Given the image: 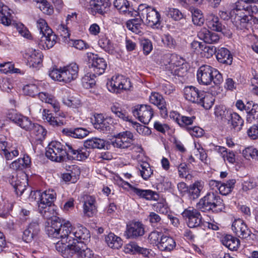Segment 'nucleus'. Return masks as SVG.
Returning <instances> with one entry per match:
<instances>
[{"instance_id": "nucleus-59", "label": "nucleus", "mask_w": 258, "mask_h": 258, "mask_svg": "<svg viewBox=\"0 0 258 258\" xmlns=\"http://www.w3.org/2000/svg\"><path fill=\"white\" fill-rule=\"evenodd\" d=\"M23 176L26 178V176L25 174H23ZM27 184L26 178H23L22 181H20L18 179L15 181V183L13 184L16 191L18 192H20L21 194L26 189V184Z\"/></svg>"}, {"instance_id": "nucleus-31", "label": "nucleus", "mask_w": 258, "mask_h": 258, "mask_svg": "<svg viewBox=\"0 0 258 258\" xmlns=\"http://www.w3.org/2000/svg\"><path fill=\"white\" fill-rule=\"evenodd\" d=\"M114 6L120 13L127 16L133 15V9L130 6L129 3L126 0H115L113 2Z\"/></svg>"}, {"instance_id": "nucleus-15", "label": "nucleus", "mask_w": 258, "mask_h": 258, "mask_svg": "<svg viewBox=\"0 0 258 258\" xmlns=\"http://www.w3.org/2000/svg\"><path fill=\"white\" fill-rule=\"evenodd\" d=\"M149 101L158 108L162 117L165 118L167 116V103L162 95L158 92H152L150 96Z\"/></svg>"}, {"instance_id": "nucleus-10", "label": "nucleus", "mask_w": 258, "mask_h": 258, "mask_svg": "<svg viewBox=\"0 0 258 258\" xmlns=\"http://www.w3.org/2000/svg\"><path fill=\"white\" fill-rule=\"evenodd\" d=\"M223 207L222 200L219 197H216L214 193L210 192L208 193L197 204L198 209L205 208L206 210H212L216 208L222 210Z\"/></svg>"}, {"instance_id": "nucleus-8", "label": "nucleus", "mask_w": 258, "mask_h": 258, "mask_svg": "<svg viewBox=\"0 0 258 258\" xmlns=\"http://www.w3.org/2000/svg\"><path fill=\"white\" fill-rule=\"evenodd\" d=\"M89 68L93 72V77H96L103 74L107 68V62L102 57H100L98 54L92 52L86 53Z\"/></svg>"}, {"instance_id": "nucleus-45", "label": "nucleus", "mask_w": 258, "mask_h": 258, "mask_svg": "<svg viewBox=\"0 0 258 258\" xmlns=\"http://www.w3.org/2000/svg\"><path fill=\"white\" fill-rule=\"evenodd\" d=\"M33 126L30 131H32L38 140H43L45 139L47 134V131L41 125L38 124L33 123Z\"/></svg>"}, {"instance_id": "nucleus-62", "label": "nucleus", "mask_w": 258, "mask_h": 258, "mask_svg": "<svg viewBox=\"0 0 258 258\" xmlns=\"http://www.w3.org/2000/svg\"><path fill=\"white\" fill-rule=\"evenodd\" d=\"M36 25L38 29L39 30V36L44 33L47 30L51 29L48 26L45 20L43 19H39L36 21Z\"/></svg>"}, {"instance_id": "nucleus-12", "label": "nucleus", "mask_w": 258, "mask_h": 258, "mask_svg": "<svg viewBox=\"0 0 258 258\" xmlns=\"http://www.w3.org/2000/svg\"><path fill=\"white\" fill-rule=\"evenodd\" d=\"M95 122L94 127L104 133H108L112 130L113 119L110 116H106L105 118L102 114H97L94 115Z\"/></svg>"}, {"instance_id": "nucleus-56", "label": "nucleus", "mask_w": 258, "mask_h": 258, "mask_svg": "<svg viewBox=\"0 0 258 258\" xmlns=\"http://www.w3.org/2000/svg\"><path fill=\"white\" fill-rule=\"evenodd\" d=\"M93 72H92V74L87 73L84 76V77H83L82 81L85 87L92 88L95 85V81L94 78L96 77H93Z\"/></svg>"}, {"instance_id": "nucleus-29", "label": "nucleus", "mask_w": 258, "mask_h": 258, "mask_svg": "<svg viewBox=\"0 0 258 258\" xmlns=\"http://www.w3.org/2000/svg\"><path fill=\"white\" fill-rule=\"evenodd\" d=\"M175 245V242L172 238L163 235L157 247L161 251H171Z\"/></svg>"}, {"instance_id": "nucleus-50", "label": "nucleus", "mask_w": 258, "mask_h": 258, "mask_svg": "<svg viewBox=\"0 0 258 258\" xmlns=\"http://www.w3.org/2000/svg\"><path fill=\"white\" fill-rule=\"evenodd\" d=\"M69 44L70 45L80 50H86L89 47V45L82 39L70 40Z\"/></svg>"}, {"instance_id": "nucleus-63", "label": "nucleus", "mask_w": 258, "mask_h": 258, "mask_svg": "<svg viewBox=\"0 0 258 258\" xmlns=\"http://www.w3.org/2000/svg\"><path fill=\"white\" fill-rule=\"evenodd\" d=\"M162 41L163 44L169 48H174L175 46V41L170 35H164L162 38Z\"/></svg>"}, {"instance_id": "nucleus-52", "label": "nucleus", "mask_w": 258, "mask_h": 258, "mask_svg": "<svg viewBox=\"0 0 258 258\" xmlns=\"http://www.w3.org/2000/svg\"><path fill=\"white\" fill-rule=\"evenodd\" d=\"M0 71L4 74L18 73L20 70L14 68V65L11 62H6L0 64Z\"/></svg>"}, {"instance_id": "nucleus-30", "label": "nucleus", "mask_w": 258, "mask_h": 258, "mask_svg": "<svg viewBox=\"0 0 258 258\" xmlns=\"http://www.w3.org/2000/svg\"><path fill=\"white\" fill-rule=\"evenodd\" d=\"M105 146V141L98 138H92L84 142V148L87 151V149H103ZM79 149V148H77ZM81 148V149H82Z\"/></svg>"}, {"instance_id": "nucleus-35", "label": "nucleus", "mask_w": 258, "mask_h": 258, "mask_svg": "<svg viewBox=\"0 0 258 258\" xmlns=\"http://www.w3.org/2000/svg\"><path fill=\"white\" fill-rule=\"evenodd\" d=\"M221 241L222 244L231 250H236L240 245L239 239L231 235L224 236Z\"/></svg>"}, {"instance_id": "nucleus-24", "label": "nucleus", "mask_w": 258, "mask_h": 258, "mask_svg": "<svg viewBox=\"0 0 258 258\" xmlns=\"http://www.w3.org/2000/svg\"><path fill=\"white\" fill-rule=\"evenodd\" d=\"M198 37L207 43H217L220 37L215 32H211L206 28H203L198 33Z\"/></svg>"}, {"instance_id": "nucleus-28", "label": "nucleus", "mask_w": 258, "mask_h": 258, "mask_svg": "<svg viewBox=\"0 0 258 258\" xmlns=\"http://www.w3.org/2000/svg\"><path fill=\"white\" fill-rule=\"evenodd\" d=\"M98 43L100 47L110 54H113L116 51V44L112 43L105 35L100 36Z\"/></svg>"}, {"instance_id": "nucleus-53", "label": "nucleus", "mask_w": 258, "mask_h": 258, "mask_svg": "<svg viewBox=\"0 0 258 258\" xmlns=\"http://www.w3.org/2000/svg\"><path fill=\"white\" fill-rule=\"evenodd\" d=\"M163 235L162 233L160 232L157 231H152L149 235L148 240L151 244H155L158 246V244H159Z\"/></svg>"}, {"instance_id": "nucleus-34", "label": "nucleus", "mask_w": 258, "mask_h": 258, "mask_svg": "<svg viewBox=\"0 0 258 258\" xmlns=\"http://www.w3.org/2000/svg\"><path fill=\"white\" fill-rule=\"evenodd\" d=\"M206 24L208 28L213 31L218 32L221 30L222 23L219 18L213 14H209L207 16Z\"/></svg>"}, {"instance_id": "nucleus-21", "label": "nucleus", "mask_w": 258, "mask_h": 258, "mask_svg": "<svg viewBox=\"0 0 258 258\" xmlns=\"http://www.w3.org/2000/svg\"><path fill=\"white\" fill-rule=\"evenodd\" d=\"M39 196L38 206L41 209L51 207L56 199V194L52 189L45 190L39 195Z\"/></svg>"}, {"instance_id": "nucleus-18", "label": "nucleus", "mask_w": 258, "mask_h": 258, "mask_svg": "<svg viewBox=\"0 0 258 258\" xmlns=\"http://www.w3.org/2000/svg\"><path fill=\"white\" fill-rule=\"evenodd\" d=\"M181 215L190 228L198 227L202 223V216L198 211H183Z\"/></svg>"}, {"instance_id": "nucleus-41", "label": "nucleus", "mask_w": 258, "mask_h": 258, "mask_svg": "<svg viewBox=\"0 0 258 258\" xmlns=\"http://www.w3.org/2000/svg\"><path fill=\"white\" fill-rule=\"evenodd\" d=\"M105 241L108 246L112 248L118 249L122 245L121 238L112 233L106 236Z\"/></svg>"}, {"instance_id": "nucleus-2", "label": "nucleus", "mask_w": 258, "mask_h": 258, "mask_svg": "<svg viewBox=\"0 0 258 258\" xmlns=\"http://www.w3.org/2000/svg\"><path fill=\"white\" fill-rule=\"evenodd\" d=\"M90 152L85 148L78 149L75 145L69 143L66 146L57 141H52L47 147L45 155L50 160L57 162L63 161L66 156L68 158L78 161L86 159Z\"/></svg>"}, {"instance_id": "nucleus-60", "label": "nucleus", "mask_w": 258, "mask_h": 258, "mask_svg": "<svg viewBox=\"0 0 258 258\" xmlns=\"http://www.w3.org/2000/svg\"><path fill=\"white\" fill-rule=\"evenodd\" d=\"M167 16L175 21L179 20L183 17L182 14L179 10L175 8H169L167 12Z\"/></svg>"}, {"instance_id": "nucleus-58", "label": "nucleus", "mask_w": 258, "mask_h": 258, "mask_svg": "<svg viewBox=\"0 0 258 258\" xmlns=\"http://www.w3.org/2000/svg\"><path fill=\"white\" fill-rule=\"evenodd\" d=\"M240 8L245 9L247 13L251 16L254 17L256 19V23L257 24V19L258 18V7L255 5L246 4V7L240 5Z\"/></svg>"}, {"instance_id": "nucleus-55", "label": "nucleus", "mask_w": 258, "mask_h": 258, "mask_svg": "<svg viewBox=\"0 0 258 258\" xmlns=\"http://www.w3.org/2000/svg\"><path fill=\"white\" fill-rule=\"evenodd\" d=\"M39 91L37 86L35 84L27 85L23 88L24 93L27 95L32 97L38 95Z\"/></svg>"}, {"instance_id": "nucleus-46", "label": "nucleus", "mask_w": 258, "mask_h": 258, "mask_svg": "<svg viewBox=\"0 0 258 258\" xmlns=\"http://www.w3.org/2000/svg\"><path fill=\"white\" fill-rule=\"evenodd\" d=\"M143 21L142 17H140V19H132L126 23V27L133 32L139 34L141 32L140 26Z\"/></svg>"}, {"instance_id": "nucleus-49", "label": "nucleus", "mask_w": 258, "mask_h": 258, "mask_svg": "<svg viewBox=\"0 0 258 258\" xmlns=\"http://www.w3.org/2000/svg\"><path fill=\"white\" fill-rule=\"evenodd\" d=\"M139 170L141 176L145 180L149 179L153 173V171L150 165L147 162H144L141 164Z\"/></svg>"}, {"instance_id": "nucleus-47", "label": "nucleus", "mask_w": 258, "mask_h": 258, "mask_svg": "<svg viewBox=\"0 0 258 258\" xmlns=\"http://www.w3.org/2000/svg\"><path fill=\"white\" fill-rule=\"evenodd\" d=\"M192 21L195 25L201 26L204 24L205 19L202 11L198 9H194L191 11Z\"/></svg>"}, {"instance_id": "nucleus-33", "label": "nucleus", "mask_w": 258, "mask_h": 258, "mask_svg": "<svg viewBox=\"0 0 258 258\" xmlns=\"http://www.w3.org/2000/svg\"><path fill=\"white\" fill-rule=\"evenodd\" d=\"M38 95L42 102L50 104L57 113L59 110V104L53 96L44 92H39Z\"/></svg>"}, {"instance_id": "nucleus-37", "label": "nucleus", "mask_w": 258, "mask_h": 258, "mask_svg": "<svg viewBox=\"0 0 258 258\" xmlns=\"http://www.w3.org/2000/svg\"><path fill=\"white\" fill-rule=\"evenodd\" d=\"M31 160L28 156H24L23 158H19L13 162L11 168L16 170H21L30 166Z\"/></svg>"}, {"instance_id": "nucleus-39", "label": "nucleus", "mask_w": 258, "mask_h": 258, "mask_svg": "<svg viewBox=\"0 0 258 258\" xmlns=\"http://www.w3.org/2000/svg\"><path fill=\"white\" fill-rule=\"evenodd\" d=\"M11 14L8 7L0 2V21L5 26H9L11 23Z\"/></svg>"}, {"instance_id": "nucleus-4", "label": "nucleus", "mask_w": 258, "mask_h": 258, "mask_svg": "<svg viewBox=\"0 0 258 258\" xmlns=\"http://www.w3.org/2000/svg\"><path fill=\"white\" fill-rule=\"evenodd\" d=\"M78 65L72 62L59 69H53L49 71V76L54 80L64 83H70L78 78Z\"/></svg>"}, {"instance_id": "nucleus-20", "label": "nucleus", "mask_w": 258, "mask_h": 258, "mask_svg": "<svg viewBox=\"0 0 258 258\" xmlns=\"http://www.w3.org/2000/svg\"><path fill=\"white\" fill-rule=\"evenodd\" d=\"M184 60L176 54H168L165 55L163 63L166 70L169 71L180 67L183 64Z\"/></svg>"}, {"instance_id": "nucleus-54", "label": "nucleus", "mask_w": 258, "mask_h": 258, "mask_svg": "<svg viewBox=\"0 0 258 258\" xmlns=\"http://www.w3.org/2000/svg\"><path fill=\"white\" fill-rule=\"evenodd\" d=\"M216 52V47L214 46L207 45L203 44L201 49V54L206 58H210Z\"/></svg>"}, {"instance_id": "nucleus-13", "label": "nucleus", "mask_w": 258, "mask_h": 258, "mask_svg": "<svg viewBox=\"0 0 258 258\" xmlns=\"http://www.w3.org/2000/svg\"><path fill=\"white\" fill-rule=\"evenodd\" d=\"M57 36L51 29H48L44 33L38 37V44L44 49L52 48L56 42Z\"/></svg>"}, {"instance_id": "nucleus-14", "label": "nucleus", "mask_w": 258, "mask_h": 258, "mask_svg": "<svg viewBox=\"0 0 258 258\" xmlns=\"http://www.w3.org/2000/svg\"><path fill=\"white\" fill-rule=\"evenodd\" d=\"M8 117L12 121L26 131H30L33 126V123L28 117L14 111L9 113Z\"/></svg>"}, {"instance_id": "nucleus-57", "label": "nucleus", "mask_w": 258, "mask_h": 258, "mask_svg": "<svg viewBox=\"0 0 258 258\" xmlns=\"http://www.w3.org/2000/svg\"><path fill=\"white\" fill-rule=\"evenodd\" d=\"M63 102L68 106L74 108L78 107L81 104L80 100L74 97H64Z\"/></svg>"}, {"instance_id": "nucleus-51", "label": "nucleus", "mask_w": 258, "mask_h": 258, "mask_svg": "<svg viewBox=\"0 0 258 258\" xmlns=\"http://www.w3.org/2000/svg\"><path fill=\"white\" fill-rule=\"evenodd\" d=\"M37 2V7L43 13L48 15L53 12V9L51 8L50 4L45 0L34 1Z\"/></svg>"}, {"instance_id": "nucleus-16", "label": "nucleus", "mask_w": 258, "mask_h": 258, "mask_svg": "<svg viewBox=\"0 0 258 258\" xmlns=\"http://www.w3.org/2000/svg\"><path fill=\"white\" fill-rule=\"evenodd\" d=\"M145 233L143 224L138 221H132L127 225L126 235L128 238L142 236Z\"/></svg>"}, {"instance_id": "nucleus-25", "label": "nucleus", "mask_w": 258, "mask_h": 258, "mask_svg": "<svg viewBox=\"0 0 258 258\" xmlns=\"http://www.w3.org/2000/svg\"><path fill=\"white\" fill-rule=\"evenodd\" d=\"M39 231L40 228L38 223L32 222L24 231L23 239L26 242H29L38 235Z\"/></svg>"}, {"instance_id": "nucleus-6", "label": "nucleus", "mask_w": 258, "mask_h": 258, "mask_svg": "<svg viewBox=\"0 0 258 258\" xmlns=\"http://www.w3.org/2000/svg\"><path fill=\"white\" fill-rule=\"evenodd\" d=\"M138 14L151 27H158L160 24V15L154 8L146 4L140 5L138 8Z\"/></svg>"}, {"instance_id": "nucleus-5", "label": "nucleus", "mask_w": 258, "mask_h": 258, "mask_svg": "<svg viewBox=\"0 0 258 258\" xmlns=\"http://www.w3.org/2000/svg\"><path fill=\"white\" fill-rule=\"evenodd\" d=\"M76 254L78 258H93V251L83 242H73L64 247L62 251L64 257L69 258Z\"/></svg>"}, {"instance_id": "nucleus-27", "label": "nucleus", "mask_w": 258, "mask_h": 258, "mask_svg": "<svg viewBox=\"0 0 258 258\" xmlns=\"http://www.w3.org/2000/svg\"><path fill=\"white\" fill-rule=\"evenodd\" d=\"M202 92L192 86L186 87L184 89L185 98L192 103H198L199 102Z\"/></svg>"}, {"instance_id": "nucleus-42", "label": "nucleus", "mask_w": 258, "mask_h": 258, "mask_svg": "<svg viewBox=\"0 0 258 258\" xmlns=\"http://www.w3.org/2000/svg\"><path fill=\"white\" fill-rule=\"evenodd\" d=\"M236 183L234 179H229L226 183H222L219 186L218 190L220 194L226 196L231 192Z\"/></svg>"}, {"instance_id": "nucleus-43", "label": "nucleus", "mask_w": 258, "mask_h": 258, "mask_svg": "<svg viewBox=\"0 0 258 258\" xmlns=\"http://www.w3.org/2000/svg\"><path fill=\"white\" fill-rule=\"evenodd\" d=\"M84 210H96L98 208L95 198L90 195H84L83 197Z\"/></svg>"}, {"instance_id": "nucleus-32", "label": "nucleus", "mask_w": 258, "mask_h": 258, "mask_svg": "<svg viewBox=\"0 0 258 258\" xmlns=\"http://www.w3.org/2000/svg\"><path fill=\"white\" fill-rule=\"evenodd\" d=\"M216 57L218 61L222 63L231 64L232 62V55L229 50L225 48H221L218 50Z\"/></svg>"}, {"instance_id": "nucleus-48", "label": "nucleus", "mask_w": 258, "mask_h": 258, "mask_svg": "<svg viewBox=\"0 0 258 258\" xmlns=\"http://www.w3.org/2000/svg\"><path fill=\"white\" fill-rule=\"evenodd\" d=\"M249 105V109L246 111L247 113V120L251 122L252 120L257 118L258 105L253 103L252 101L250 102Z\"/></svg>"}, {"instance_id": "nucleus-9", "label": "nucleus", "mask_w": 258, "mask_h": 258, "mask_svg": "<svg viewBox=\"0 0 258 258\" xmlns=\"http://www.w3.org/2000/svg\"><path fill=\"white\" fill-rule=\"evenodd\" d=\"M134 135L130 131L120 132L111 140V144L114 147L119 149H127L131 147L134 141Z\"/></svg>"}, {"instance_id": "nucleus-11", "label": "nucleus", "mask_w": 258, "mask_h": 258, "mask_svg": "<svg viewBox=\"0 0 258 258\" xmlns=\"http://www.w3.org/2000/svg\"><path fill=\"white\" fill-rule=\"evenodd\" d=\"M133 113L141 122L146 124L152 119L154 111L151 106L142 104L136 106Z\"/></svg>"}, {"instance_id": "nucleus-36", "label": "nucleus", "mask_w": 258, "mask_h": 258, "mask_svg": "<svg viewBox=\"0 0 258 258\" xmlns=\"http://www.w3.org/2000/svg\"><path fill=\"white\" fill-rule=\"evenodd\" d=\"M214 101V97L211 94L202 91L198 103L206 109H209L213 105Z\"/></svg>"}, {"instance_id": "nucleus-7", "label": "nucleus", "mask_w": 258, "mask_h": 258, "mask_svg": "<svg viewBox=\"0 0 258 258\" xmlns=\"http://www.w3.org/2000/svg\"><path fill=\"white\" fill-rule=\"evenodd\" d=\"M108 90L116 94L121 93L124 90H130L132 87L130 80L122 75L112 77L106 84Z\"/></svg>"}, {"instance_id": "nucleus-22", "label": "nucleus", "mask_w": 258, "mask_h": 258, "mask_svg": "<svg viewBox=\"0 0 258 258\" xmlns=\"http://www.w3.org/2000/svg\"><path fill=\"white\" fill-rule=\"evenodd\" d=\"M123 185H127L137 196L148 200H156L158 198L157 192L150 189H141L134 187L126 181L123 182Z\"/></svg>"}, {"instance_id": "nucleus-26", "label": "nucleus", "mask_w": 258, "mask_h": 258, "mask_svg": "<svg viewBox=\"0 0 258 258\" xmlns=\"http://www.w3.org/2000/svg\"><path fill=\"white\" fill-rule=\"evenodd\" d=\"M43 119L50 125L55 127L63 125L64 120L60 117L54 116L49 110L44 109L42 112Z\"/></svg>"}, {"instance_id": "nucleus-64", "label": "nucleus", "mask_w": 258, "mask_h": 258, "mask_svg": "<svg viewBox=\"0 0 258 258\" xmlns=\"http://www.w3.org/2000/svg\"><path fill=\"white\" fill-rule=\"evenodd\" d=\"M189 133L193 137H201L204 134V131L199 126L187 128Z\"/></svg>"}, {"instance_id": "nucleus-40", "label": "nucleus", "mask_w": 258, "mask_h": 258, "mask_svg": "<svg viewBox=\"0 0 258 258\" xmlns=\"http://www.w3.org/2000/svg\"><path fill=\"white\" fill-rule=\"evenodd\" d=\"M62 133L68 136H71L75 138L83 139L89 133V131L84 128H77L73 130L63 129Z\"/></svg>"}, {"instance_id": "nucleus-3", "label": "nucleus", "mask_w": 258, "mask_h": 258, "mask_svg": "<svg viewBox=\"0 0 258 258\" xmlns=\"http://www.w3.org/2000/svg\"><path fill=\"white\" fill-rule=\"evenodd\" d=\"M197 78L199 83L204 85H209L212 82L215 85H219L223 81L219 71L209 65H203L199 68Z\"/></svg>"}, {"instance_id": "nucleus-19", "label": "nucleus", "mask_w": 258, "mask_h": 258, "mask_svg": "<svg viewBox=\"0 0 258 258\" xmlns=\"http://www.w3.org/2000/svg\"><path fill=\"white\" fill-rule=\"evenodd\" d=\"M25 57L27 59L30 65L33 68L39 67L42 62L43 54L38 50L29 48L25 53Z\"/></svg>"}, {"instance_id": "nucleus-17", "label": "nucleus", "mask_w": 258, "mask_h": 258, "mask_svg": "<svg viewBox=\"0 0 258 258\" xmlns=\"http://www.w3.org/2000/svg\"><path fill=\"white\" fill-rule=\"evenodd\" d=\"M232 229L237 236L242 238H246L250 235V231L244 221L240 218L236 219L233 221Z\"/></svg>"}, {"instance_id": "nucleus-44", "label": "nucleus", "mask_w": 258, "mask_h": 258, "mask_svg": "<svg viewBox=\"0 0 258 258\" xmlns=\"http://www.w3.org/2000/svg\"><path fill=\"white\" fill-rule=\"evenodd\" d=\"M230 121L233 128L237 132L241 130L244 123L242 118L238 113L235 112L231 114Z\"/></svg>"}, {"instance_id": "nucleus-61", "label": "nucleus", "mask_w": 258, "mask_h": 258, "mask_svg": "<svg viewBox=\"0 0 258 258\" xmlns=\"http://www.w3.org/2000/svg\"><path fill=\"white\" fill-rule=\"evenodd\" d=\"M134 124L136 126V130L139 134L143 136H148L151 134V131L148 127L136 122L134 123Z\"/></svg>"}, {"instance_id": "nucleus-23", "label": "nucleus", "mask_w": 258, "mask_h": 258, "mask_svg": "<svg viewBox=\"0 0 258 258\" xmlns=\"http://www.w3.org/2000/svg\"><path fill=\"white\" fill-rule=\"evenodd\" d=\"M231 21L238 29L242 30L247 27L249 19L246 15L236 13L235 11H231Z\"/></svg>"}, {"instance_id": "nucleus-38", "label": "nucleus", "mask_w": 258, "mask_h": 258, "mask_svg": "<svg viewBox=\"0 0 258 258\" xmlns=\"http://www.w3.org/2000/svg\"><path fill=\"white\" fill-rule=\"evenodd\" d=\"M204 187V182L201 180H197L190 185L189 188V194L190 198L197 199L200 196V193Z\"/></svg>"}, {"instance_id": "nucleus-1", "label": "nucleus", "mask_w": 258, "mask_h": 258, "mask_svg": "<svg viewBox=\"0 0 258 258\" xmlns=\"http://www.w3.org/2000/svg\"><path fill=\"white\" fill-rule=\"evenodd\" d=\"M41 211L45 218L48 220L46 232L49 237L60 239L58 242L64 244L72 240L75 242H83L90 238L89 231L84 227L77 228L72 227L69 221L63 220L54 215V211Z\"/></svg>"}]
</instances>
